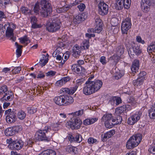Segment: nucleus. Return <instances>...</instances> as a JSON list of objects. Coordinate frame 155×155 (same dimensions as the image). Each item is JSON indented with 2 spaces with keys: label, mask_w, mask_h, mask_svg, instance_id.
Returning a JSON list of instances; mask_svg holds the SVG:
<instances>
[{
  "label": "nucleus",
  "mask_w": 155,
  "mask_h": 155,
  "mask_svg": "<svg viewBox=\"0 0 155 155\" xmlns=\"http://www.w3.org/2000/svg\"><path fill=\"white\" fill-rule=\"evenodd\" d=\"M84 112V110L81 109L78 111L72 113L71 114L73 115V117L71 119L72 121H69L66 124L67 126L68 127L71 128L72 130L78 129L80 128L82 124L81 120L78 116H81L82 115Z\"/></svg>",
  "instance_id": "1"
},
{
  "label": "nucleus",
  "mask_w": 155,
  "mask_h": 155,
  "mask_svg": "<svg viewBox=\"0 0 155 155\" xmlns=\"http://www.w3.org/2000/svg\"><path fill=\"white\" fill-rule=\"evenodd\" d=\"M40 5L41 8L40 13L42 16L46 18L50 15L52 12V7L49 0H41Z\"/></svg>",
  "instance_id": "2"
},
{
  "label": "nucleus",
  "mask_w": 155,
  "mask_h": 155,
  "mask_svg": "<svg viewBox=\"0 0 155 155\" xmlns=\"http://www.w3.org/2000/svg\"><path fill=\"white\" fill-rule=\"evenodd\" d=\"M142 136L140 134H137L132 136L127 141L126 147L128 149L133 148L138 145L141 142Z\"/></svg>",
  "instance_id": "3"
},
{
  "label": "nucleus",
  "mask_w": 155,
  "mask_h": 155,
  "mask_svg": "<svg viewBox=\"0 0 155 155\" xmlns=\"http://www.w3.org/2000/svg\"><path fill=\"white\" fill-rule=\"evenodd\" d=\"M51 130L50 128L48 126H45L44 129L37 131L35 135L36 139L39 141H46L48 142L51 140V137H47L46 133Z\"/></svg>",
  "instance_id": "4"
},
{
  "label": "nucleus",
  "mask_w": 155,
  "mask_h": 155,
  "mask_svg": "<svg viewBox=\"0 0 155 155\" xmlns=\"http://www.w3.org/2000/svg\"><path fill=\"white\" fill-rule=\"evenodd\" d=\"M6 141L7 143L9 144L8 148L12 150H20L24 145L23 141L20 139L14 140L12 138H10L7 139Z\"/></svg>",
  "instance_id": "5"
},
{
  "label": "nucleus",
  "mask_w": 155,
  "mask_h": 155,
  "mask_svg": "<svg viewBox=\"0 0 155 155\" xmlns=\"http://www.w3.org/2000/svg\"><path fill=\"white\" fill-rule=\"evenodd\" d=\"M127 48L128 54L131 58H134L135 55L137 56L140 55L142 52L140 46L134 43H133Z\"/></svg>",
  "instance_id": "6"
},
{
  "label": "nucleus",
  "mask_w": 155,
  "mask_h": 155,
  "mask_svg": "<svg viewBox=\"0 0 155 155\" xmlns=\"http://www.w3.org/2000/svg\"><path fill=\"white\" fill-rule=\"evenodd\" d=\"M46 27L47 30L50 32H54L58 31L60 28V23L58 19H54L52 21L47 23Z\"/></svg>",
  "instance_id": "7"
},
{
  "label": "nucleus",
  "mask_w": 155,
  "mask_h": 155,
  "mask_svg": "<svg viewBox=\"0 0 155 155\" xmlns=\"http://www.w3.org/2000/svg\"><path fill=\"white\" fill-rule=\"evenodd\" d=\"M95 25L96 26L94 28H89L88 29L87 32L89 33L92 32L99 33L102 29L103 23L101 20L97 16L95 17Z\"/></svg>",
  "instance_id": "8"
},
{
  "label": "nucleus",
  "mask_w": 155,
  "mask_h": 155,
  "mask_svg": "<svg viewBox=\"0 0 155 155\" xmlns=\"http://www.w3.org/2000/svg\"><path fill=\"white\" fill-rule=\"evenodd\" d=\"M84 81L85 79L83 78L79 79L76 81V85L75 87H71L70 88H62L61 90L64 93L69 94H72L76 91L78 87V86L81 85L84 82Z\"/></svg>",
  "instance_id": "9"
},
{
  "label": "nucleus",
  "mask_w": 155,
  "mask_h": 155,
  "mask_svg": "<svg viewBox=\"0 0 155 155\" xmlns=\"http://www.w3.org/2000/svg\"><path fill=\"white\" fill-rule=\"evenodd\" d=\"M132 23L131 18L127 17L122 21L121 30L122 34H127L128 31L131 28Z\"/></svg>",
  "instance_id": "10"
},
{
  "label": "nucleus",
  "mask_w": 155,
  "mask_h": 155,
  "mask_svg": "<svg viewBox=\"0 0 155 155\" xmlns=\"http://www.w3.org/2000/svg\"><path fill=\"white\" fill-rule=\"evenodd\" d=\"M11 109L6 110L5 112V114H7L6 120L8 123H11L14 122L17 119L16 113L15 111L13 110L11 111Z\"/></svg>",
  "instance_id": "11"
},
{
  "label": "nucleus",
  "mask_w": 155,
  "mask_h": 155,
  "mask_svg": "<svg viewBox=\"0 0 155 155\" xmlns=\"http://www.w3.org/2000/svg\"><path fill=\"white\" fill-rule=\"evenodd\" d=\"M113 118L112 114H105L103 116L101 120L104 122L105 126L106 128H110L113 127L112 120Z\"/></svg>",
  "instance_id": "12"
},
{
  "label": "nucleus",
  "mask_w": 155,
  "mask_h": 155,
  "mask_svg": "<svg viewBox=\"0 0 155 155\" xmlns=\"http://www.w3.org/2000/svg\"><path fill=\"white\" fill-rule=\"evenodd\" d=\"M98 12L99 14L102 16L107 14L108 11V6L104 1H101L98 5Z\"/></svg>",
  "instance_id": "13"
},
{
  "label": "nucleus",
  "mask_w": 155,
  "mask_h": 155,
  "mask_svg": "<svg viewBox=\"0 0 155 155\" xmlns=\"http://www.w3.org/2000/svg\"><path fill=\"white\" fill-rule=\"evenodd\" d=\"M131 4V0H127L126 2H122V1H117L115 5V8L117 10H121L124 7V8L128 9L130 7Z\"/></svg>",
  "instance_id": "14"
},
{
  "label": "nucleus",
  "mask_w": 155,
  "mask_h": 155,
  "mask_svg": "<svg viewBox=\"0 0 155 155\" xmlns=\"http://www.w3.org/2000/svg\"><path fill=\"white\" fill-rule=\"evenodd\" d=\"M86 86L84 87L83 89L84 94L86 95H88L95 92L93 89L92 84L90 82V78H89L87 81L86 83Z\"/></svg>",
  "instance_id": "15"
},
{
  "label": "nucleus",
  "mask_w": 155,
  "mask_h": 155,
  "mask_svg": "<svg viewBox=\"0 0 155 155\" xmlns=\"http://www.w3.org/2000/svg\"><path fill=\"white\" fill-rule=\"evenodd\" d=\"M152 1V0H141V8L144 12L147 13L150 11Z\"/></svg>",
  "instance_id": "16"
},
{
  "label": "nucleus",
  "mask_w": 155,
  "mask_h": 155,
  "mask_svg": "<svg viewBox=\"0 0 155 155\" xmlns=\"http://www.w3.org/2000/svg\"><path fill=\"white\" fill-rule=\"evenodd\" d=\"M8 26L7 27V29L6 31V37L10 38V39L12 40L13 41H15V38L13 37V29L11 28L12 26L13 28H15V26L12 23L10 24L9 23H8Z\"/></svg>",
  "instance_id": "17"
},
{
  "label": "nucleus",
  "mask_w": 155,
  "mask_h": 155,
  "mask_svg": "<svg viewBox=\"0 0 155 155\" xmlns=\"http://www.w3.org/2000/svg\"><path fill=\"white\" fill-rule=\"evenodd\" d=\"M93 78V77H90L89 78H90V82L92 84V86L95 92L101 88L103 83L102 81L99 80H95L94 81H91V79Z\"/></svg>",
  "instance_id": "18"
},
{
  "label": "nucleus",
  "mask_w": 155,
  "mask_h": 155,
  "mask_svg": "<svg viewBox=\"0 0 155 155\" xmlns=\"http://www.w3.org/2000/svg\"><path fill=\"white\" fill-rule=\"evenodd\" d=\"M85 15V13H83L76 15L74 18L73 22L75 24L80 23L87 18V16Z\"/></svg>",
  "instance_id": "19"
},
{
  "label": "nucleus",
  "mask_w": 155,
  "mask_h": 155,
  "mask_svg": "<svg viewBox=\"0 0 155 155\" xmlns=\"http://www.w3.org/2000/svg\"><path fill=\"white\" fill-rule=\"evenodd\" d=\"M139 68V61L137 59H135L133 61L131 67V71L133 75L136 73Z\"/></svg>",
  "instance_id": "20"
},
{
  "label": "nucleus",
  "mask_w": 155,
  "mask_h": 155,
  "mask_svg": "<svg viewBox=\"0 0 155 155\" xmlns=\"http://www.w3.org/2000/svg\"><path fill=\"white\" fill-rule=\"evenodd\" d=\"M114 134V130H111L104 134H102L101 135L102 140L103 142L106 141L108 139L111 137Z\"/></svg>",
  "instance_id": "21"
},
{
  "label": "nucleus",
  "mask_w": 155,
  "mask_h": 155,
  "mask_svg": "<svg viewBox=\"0 0 155 155\" xmlns=\"http://www.w3.org/2000/svg\"><path fill=\"white\" fill-rule=\"evenodd\" d=\"M114 134V130H111L104 134H102L101 135L102 140L103 142L106 141L108 139L111 137Z\"/></svg>",
  "instance_id": "22"
},
{
  "label": "nucleus",
  "mask_w": 155,
  "mask_h": 155,
  "mask_svg": "<svg viewBox=\"0 0 155 155\" xmlns=\"http://www.w3.org/2000/svg\"><path fill=\"white\" fill-rule=\"evenodd\" d=\"M114 134V130H111L104 134H102L101 135L102 140L103 142L106 141L108 139L111 137Z\"/></svg>",
  "instance_id": "23"
},
{
  "label": "nucleus",
  "mask_w": 155,
  "mask_h": 155,
  "mask_svg": "<svg viewBox=\"0 0 155 155\" xmlns=\"http://www.w3.org/2000/svg\"><path fill=\"white\" fill-rule=\"evenodd\" d=\"M64 94L55 97L54 99V102L58 105L60 106H64Z\"/></svg>",
  "instance_id": "24"
},
{
  "label": "nucleus",
  "mask_w": 155,
  "mask_h": 155,
  "mask_svg": "<svg viewBox=\"0 0 155 155\" xmlns=\"http://www.w3.org/2000/svg\"><path fill=\"white\" fill-rule=\"evenodd\" d=\"M81 47H80L77 45H76L74 47L73 50V53L72 54L74 57L77 58L80 55L81 53L80 51Z\"/></svg>",
  "instance_id": "25"
},
{
  "label": "nucleus",
  "mask_w": 155,
  "mask_h": 155,
  "mask_svg": "<svg viewBox=\"0 0 155 155\" xmlns=\"http://www.w3.org/2000/svg\"><path fill=\"white\" fill-rule=\"evenodd\" d=\"M64 106L71 104L74 101V100L72 97L71 96L64 95Z\"/></svg>",
  "instance_id": "26"
},
{
  "label": "nucleus",
  "mask_w": 155,
  "mask_h": 155,
  "mask_svg": "<svg viewBox=\"0 0 155 155\" xmlns=\"http://www.w3.org/2000/svg\"><path fill=\"white\" fill-rule=\"evenodd\" d=\"M31 22L32 24L31 28H40L41 25L38 24L37 18L35 16H32L31 17Z\"/></svg>",
  "instance_id": "27"
},
{
  "label": "nucleus",
  "mask_w": 155,
  "mask_h": 155,
  "mask_svg": "<svg viewBox=\"0 0 155 155\" xmlns=\"http://www.w3.org/2000/svg\"><path fill=\"white\" fill-rule=\"evenodd\" d=\"M4 133L6 136H11L15 134V131H14V130L12 127L6 129L5 130Z\"/></svg>",
  "instance_id": "28"
},
{
  "label": "nucleus",
  "mask_w": 155,
  "mask_h": 155,
  "mask_svg": "<svg viewBox=\"0 0 155 155\" xmlns=\"http://www.w3.org/2000/svg\"><path fill=\"white\" fill-rule=\"evenodd\" d=\"M97 120L98 118H97L87 119L84 120L83 123L84 125H87L94 123Z\"/></svg>",
  "instance_id": "29"
},
{
  "label": "nucleus",
  "mask_w": 155,
  "mask_h": 155,
  "mask_svg": "<svg viewBox=\"0 0 155 155\" xmlns=\"http://www.w3.org/2000/svg\"><path fill=\"white\" fill-rule=\"evenodd\" d=\"M122 119L121 117L118 115L116 118H113L112 121L113 127L115 125L121 123Z\"/></svg>",
  "instance_id": "30"
},
{
  "label": "nucleus",
  "mask_w": 155,
  "mask_h": 155,
  "mask_svg": "<svg viewBox=\"0 0 155 155\" xmlns=\"http://www.w3.org/2000/svg\"><path fill=\"white\" fill-rule=\"evenodd\" d=\"M71 69L74 71L79 74V71L81 69V66L77 64H73L71 66Z\"/></svg>",
  "instance_id": "31"
},
{
  "label": "nucleus",
  "mask_w": 155,
  "mask_h": 155,
  "mask_svg": "<svg viewBox=\"0 0 155 155\" xmlns=\"http://www.w3.org/2000/svg\"><path fill=\"white\" fill-rule=\"evenodd\" d=\"M116 52L118 55H122L124 52V48L123 45H120L117 47L116 48Z\"/></svg>",
  "instance_id": "32"
},
{
  "label": "nucleus",
  "mask_w": 155,
  "mask_h": 155,
  "mask_svg": "<svg viewBox=\"0 0 155 155\" xmlns=\"http://www.w3.org/2000/svg\"><path fill=\"white\" fill-rule=\"evenodd\" d=\"M142 115V113L141 112H136L135 114L131 116L132 119H133L134 122L136 123L140 119V117Z\"/></svg>",
  "instance_id": "33"
},
{
  "label": "nucleus",
  "mask_w": 155,
  "mask_h": 155,
  "mask_svg": "<svg viewBox=\"0 0 155 155\" xmlns=\"http://www.w3.org/2000/svg\"><path fill=\"white\" fill-rule=\"evenodd\" d=\"M143 82V79L137 78L136 80L134 81L133 84L135 87H138L142 84Z\"/></svg>",
  "instance_id": "34"
},
{
  "label": "nucleus",
  "mask_w": 155,
  "mask_h": 155,
  "mask_svg": "<svg viewBox=\"0 0 155 155\" xmlns=\"http://www.w3.org/2000/svg\"><path fill=\"white\" fill-rule=\"evenodd\" d=\"M41 9L40 3H36L34 7L33 11L36 14H38L39 12H41Z\"/></svg>",
  "instance_id": "35"
},
{
  "label": "nucleus",
  "mask_w": 155,
  "mask_h": 155,
  "mask_svg": "<svg viewBox=\"0 0 155 155\" xmlns=\"http://www.w3.org/2000/svg\"><path fill=\"white\" fill-rule=\"evenodd\" d=\"M19 39L21 43H25L26 45H27L30 42V40L28 38L26 35L25 36L23 37L20 38H19Z\"/></svg>",
  "instance_id": "36"
},
{
  "label": "nucleus",
  "mask_w": 155,
  "mask_h": 155,
  "mask_svg": "<svg viewBox=\"0 0 155 155\" xmlns=\"http://www.w3.org/2000/svg\"><path fill=\"white\" fill-rule=\"evenodd\" d=\"M124 106H125L123 105L121 107L116 108L115 110V113L116 114L118 115L120 114L123 113L124 111H126Z\"/></svg>",
  "instance_id": "37"
},
{
  "label": "nucleus",
  "mask_w": 155,
  "mask_h": 155,
  "mask_svg": "<svg viewBox=\"0 0 155 155\" xmlns=\"http://www.w3.org/2000/svg\"><path fill=\"white\" fill-rule=\"evenodd\" d=\"M7 95V93H5V95L3 96V97L1 99V101L2 102H4L5 101H12V98L11 97L12 96L11 95L6 97V96Z\"/></svg>",
  "instance_id": "38"
},
{
  "label": "nucleus",
  "mask_w": 155,
  "mask_h": 155,
  "mask_svg": "<svg viewBox=\"0 0 155 155\" xmlns=\"http://www.w3.org/2000/svg\"><path fill=\"white\" fill-rule=\"evenodd\" d=\"M89 47V40H84L83 41V45H82V49H88Z\"/></svg>",
  "instance_id": "39"
},
{
  "label": "nucleus",
  "mask_w": 155,
  "mask_h": 155,
  "mask_svg": "<svg viewBox=\"0 0 155 155\" xmlns=\"http://www.w3.org/2000/svg\"><path fill=\"white\" fill-rule=\"evenodd\" d=\"M127 102L130 103L132 106H134L136 103L134 97H128L127 99Z\"/></svg>",
  "instance_id": "40"
},
{
  "label": "nucleus",
  "mask_w": 155,
  "mask_h": 155,
  "mask_svg": "<svg viewBox=\"0 0 155 155\" xmlns=\"http://www.w3.org/2000/svg\"><path fill=\"white\" fill-rule=\"evenodd\" d=\"M154 49H155V42H152L147 47V51L149 53H151Z\"/></svg>",
  "instance_id": "41"
},
{
  "label": "nucleus",
  "mask_w": 155,
  "mask_h": 155,
  "mask_svg": "<svg viewBox=\"0 0 155 155\" xmlns=\"http://www.w3.org/2000/svg\"><path fill=\"white\" fill-rule=\"evenodd\" d=\"M43 59H41L40 60L39 63L41 65L42 67L44 66L48 62V59L47 58L46 59H44V58L45 57V55H42Z\"/></svg>",
  "instance_id": "42"
},
{
  "label": "nucleus",
  "mask_w": 155,
  "mask_h": 155,
  "mask_svg": "<svg viewBox=\"0 0 155 155\" xmlns=\"http://www.w3.org/2000/svg\"><path fill=\"white\" fill-rule=\"evenodd\" d=\"M21 9L22 13L25 15H29L31 14V10L27 7H22Z\"/></svg>",
  "instance_id": "43"
},
{
  "label": "nucleus",
  "mask_w": 155,
  "mask_h": 155,
  "mask_svg": "<svg viewBox=\"0 0 155 155\" xmlns=\"http://www.w3.org/2000/svg\"><path fill=\"white\" fill-rule=\"evenodd\" d=\"M18 116L19 119L20 120H23L25 117L26 114L24 111L21 110L18 113Z\"/></svg>",
  "instance_id": "44"
},
{
  "label": "nucleus",
  "mask_w": 155,
  "mask_h": 155,
  "mask_svg": "<svg viewBox=\"0 0 155 155\" xmlns=\"http://www.w3.org/2000/svg\"><path fill=\"white\" fill-rule=\"evenodd\" d=\"M28 112L30 114L35 113L37 111V109L35 107H28L27 108Z\"/></svg>",
  "instance_id": "45"
},
{
  "label": "nucleus",
  "mask_w": 155,
  "mask_h": 155,
  "mask_svg": "<svg viewBox=\"0 0 155 155\" xmlns=\"http://www.w3.org/2000/svg\"><path fill=\"white\" fill-rule=\"evenodd\" d=\"M8 91V87L6 85H4L0 87V94L3 93H6Z\"/></svg>",
  "instance_id": "46"
},
{
  "label": "nucleus",
  "mask_w": 155,
  "mask_h": 155,
  "mask_svg": "<svg viewBox=\"0 0 155 155\" xmlns=\"http://www.w3.org/2000/svg\"><path fill=\"white\" fill-rule=\"evenodd\" d=\"M21 70V67H15L12 69V71L13 74H16L19 73Z\"/></svg>",
  "instance_id": "47"
},
{
  "label": "nucleus",
  "mask_w": 155,
  "mask_h": 155,
  "mask_svg": "<svg viewBox=\"0 0 155 155\" xmlns=\"http://www.w3.org/2000/svg\"><path fill=\"white\" fill-rule=\"evenodd\" d=\"M75 141L80 143L82 140V136L79 134H77L74 135Z\"/></svg>",
  "instance_id": "48"
},
{
  "label": "nucleus",
  "mask_w": 155,
  "mask_h": 155,
  "mask_svg": "<svg viewBox=\"0 0 155 155\" xmlns=\"http://www.w3.org/2000/svg\"><path fill=\"white\" fill-rule=\"evenodd\" d=\"M87 142L89 144H97L98 141L96 139L92 137H90L88 139Z\"/></svg>",
  "instance_id": "49"
},
{
  "label": "nucleus",
  "mask_w": 155,
  "mask_h": 155,
  "mask_svg": "<svg viewBox=\"0 0 155 155\" xmlns=\"http://www.w3.org/2000/svg\"><path fill=\"white\" fill-rule=\"evenodd\" d=\"M72 7L71 4L67 5L62 7L63 12H65L67 11L70 8Z\"/></svg>",
  "instance_id": "50"
},
{
  "label": "nucleus",
  "mask_w": 155,
  "mask_h": 155,
  "mask_svg": "<svg viewBox=\"0 0 155 155\" xmlns=\"http://www.w3.org/2000/svg\"><path fill=\"white\" fill-rule=\"evenodd\" d=\"M148 113L150 119H155V111L149 110Z\"/></svg>",
  "instance_id": "51"
},
{
  "label": "nucleus",
  "mask_w": 155,
  "mask_h": 155,
  "mask_svg": "<svg viewBox=\"0 0 155 155\" xmlns=\"http://www.w3.org/2000/svg\"><path fill=\"white\" fill-rule=\"evenodd\" d=\"M12 127L14 130V131H15V134L16 133H18L22 130V126L20 125L15 126Z\"/></svg>",
  "instance_id": "52"
},
{
  "label": "nucleus",
  "mask_w": 155,
  "mask_h": 155,
  "mask_svg": "<svg viewBox=\"0 0 155 155\" xmlns=\"http://www.w3.org/2000/svg\"><path fill=\"white\" fill-rule=\"evenodd\" d=\"M116 106L122 103V100L120 97H114Z\"/></svg>",
  "instance_id": "53"
},
{
  "label": "nucleus",
  "mask_w": 155,
  "mask_h": 155,
  "mask_svg": "<svg viewBox=\"0 0 155 155\" xmlns=\"http://www.w3.org/2000/svg\"><path fill=\"white\" fill-rule=\"evenodd\" d=\"M108 104L112 106L116 107L115 102V101L114 97L110 98L108 102Z\"/></svg>",
  "instance_id": "54"
},
{
  "label": "nucleus",
  "mask_w": 155,
  "mask_h": 155,
  "mask_svg": "<svg viewBox=\"0 0 155 155\" xmlns=\"http://www.w3.org/2000/svg\"><path fill=\"white\" fill-rule=\"evenodd\" d=\"M78 8L80 12H82L86 8V6L83 3H81L78 5Z\"/></svg>",
  "instance_id": "55"
},
{
  "label": "nucleus",
  "mask_w": 155,
  "mask_h": 155,
  "mask_svg": "<svg viewBox=\"0 0 155 155\" xmlns=\"http://www.w3.org/2000/svg\"><path fill=\"white\" fill-rule=\"evenodd\" d=\"M146 74V73L144 71L140 72L138 74V77L137 78L143 79L144 81V76Z\"/></svg>",
  "instance_id": "56"
},
{
  "label": "nucleus",
  "mask_w": 155,
  "mask_h": 155,
  "mask_svg": "<svg viewBox=\"0 0 155 155\" xmlns=\"http://www.w3.org/2000/svg\"><path fill=\"white\" fill-rule=\"evenodd\" d=\"M86 74V70L85 69L81 66V69H80V71H79V75L83 76L84 75Z\"/></svg>",
  "instance_id": "57"
},
{
  "label": "nucleus",
  "mask_w": 155,
  "mask_h": 155,
  "mask_svg": "<svg viewBox=\"0 0 155 155\" xmlns=\"http://www.w3.org/2000/svg\"><path fill=\"white\" fill-rule=\"evenodd\" d=\"M56 73L55 71H50L46 73L45 74L47 76L52 77L55 75Z\"/></svg>",
  "instance_id": "58"
},
{
  "label": "nucleus",
  "mask_w": 155,
  "mask_h": 155,
  "mask_svg": "<svg viewBox=\"0 0 155 155\" xmlns=\"http://www.w3.org/2000/svg\"><path fill=\"white\" fill-rule=\"evenodd\" d=\"M64 84L62 78L61 80L57 81L55 83L56 86L59 87H61Z\"/></svg>",
  "instance_id": "59"
},
{
  "label": "nucleus",
  "mask_w": 155,
  "mask_h": 155,
  "mask_svg": "<svg viewBox=\"0 0 155 155\" xmlns=\"http://www.w3.org/2000/svg\"><path fill=\"white\" fill-rule=\"evenodd\" d=\"M100 61L103 65H105L107 63L106 58L104 56H102L100 58Z\"/></svg>",
  "instance_id": "60"
},
{
  "label": "nucleus",
  "mask_w": 155,
  "mask_h": 155,
  "mask_svg": "<svg viewBox=\"0 0 155 155\" xmlns=\"http://www.w3.org/2000/svg\"><path fill=\"white\" fill-rule=\"evenodd\" d=\"M38 75L37 76V78H43L45 77V74L44 73L42 72L41 71H40L38 72Z\"/></svg>",
  "instance_id": "61"
},
{
  "label": "nucleus",
  "mask_w": 155,
  "mask_h": 155,
  "mask_svg": "<svg viewBox=\"0 0 155 155\" xmlns=\"http://www.w3.org/2000/svg\"><path fill=\"white\" fill-rule=\"evenodd\" d=\"M47 152L48 155H56V152L51 149L47 150Z\"/></svg>",
  "instance_id": "62"
},
{
  "label": "nucleus",
  "mask_w": 155,
  "mask_h": 155,
  "mask_svg": "<svg viewBox=\"0 0 155 155\" xmlns=\"http://www.w3.org/2000/svg\"><path fill=\"white\" fill-rule=\"evenodd\" d=\"M148 151L150 153L155 154V147H150L148 149Z\"/></svg>",
  "instance_id": "63"
},
{
  "label": "nucleus",
  "mask_w": 155,
  "mask_h": 155,
  "mask_svg": "<svg viewBox=\"0 0 155 155\" xmlns=\"http://www.w3.org/2000/svg\"><path fill=\"white\" fill-rule=\"evenodd\" d=\"M136 41L139 43H141L143 44L145 43V41L144 40H142L140 36H137L136 37Z\"/></svg>",
  "instance_id": "64"
}]
</instances>
